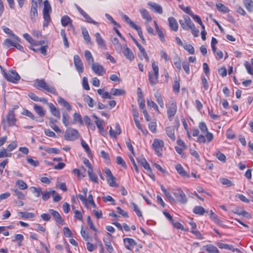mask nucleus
Instances as JSON below:
<instances>
[{
    "mask_svg": "<svg viewBox=\"0 0 253 253\" xmlns=\"http://www.w3.org/2000/svg\"><path fill=\"white\" fill-rule=\"evenodd\" d=\"M147 104L148 107L154 108L158 113H160L158 105L153 101L150 99H147Z\"/></svg>",
    "mask_w": 253,
    "mask_h": 253,
    "instance_id": "obj_45",
    "label": "nucleus"
},
{
    "mask_svg": "<svg viewBox=\"0 0 253 253\" xmlns=\"http://www.w3.org/2000/svg\"><path fill=\"white\" fill-rule=\"evenodd\" d=\"M193 212L199 215H203L204 213H208V211H206L204 208L201 206H196L193 210Z\"/></svg>",
    "mask_w": 253,
    "mask_h": 253,
    "instance_id": "obj_38",
    "label": "nucleus"
},
{
    "mask_svg": "<svg viewBox=\"0 0 253 253\" xmlns=\"http://www.w3.org/2000/svg\"><path fill=\"white\" fill-rule=\"evenodd\" d=\"M156 101L158 102L160 107L162 108L164 107V103L162 95L159 92H156L154 94Z\"/></svg>",
    "mask_w": 253,
    "mask_h": 253,
    "instance_id": "obj_33",
    "label": "nucleus"
},
{
    "mask_svg": "<svg viewBox=\"0 0 253 253\" xmlns=\"http://www.w3.org/2000/svg\"><path fill=\"white\" fill-rule=\"evenodd\" d=\"M87 172H88V175L89 176L90 180L94 183H97L98 182V178H97L96 175L93 173V169H88Z\"/></svg>",
    "mask_w": 253,
    "mask_h": 253,
    "instance_id": "obj_42",
    "label": "nucleus"
},
{
    "mask_svg": "<svg viewBox=\"0 0 253 253\" xmlns=\"http://www.w3.org/2000/svg\"><path fill=\"white\" fill-rule=\"evenodd\" d=\"M245 66L248 73L250 75H253V68L252 67L251 65L248 62H245Z\"/></svg>",
    "mask_w": 253,
    "mask_h": 253,
    "instance_id": "obj_64",
    "label": "nucleus"
},
{
    "mask_svg": "<svg viewBox=\"0 0 253 253\" xmlns=\"http://www.w3.org/2000/svg\"><path fill=\"white\" fill-rule=\"evenodd\" d=\"M185 50L188 51L190 54H193L195 53V49L194 47L190 44H185L183 45Z\"/></svg>",
    "mask_w": 253,
    "mask_h": 253,
    "instance_id": "obj_54",
    "label": "nucleus"
},
{
    "mask_svg": "<svg viewBox=\"0 0 253 253\" xmlns=\"http://www.w3.org/2000/svg\"><path fill=\"white\" fill-rule=\"evenodd\" d=\"M152 146L156 154L158 156L161 155V152L164 146V141L157 138L154 139Z\"/></svg>",
    "mask_w": 253,
    "mask_h": 253,
    "instance_id": "obj_9",
    "label": "nucleus"
},
{
    "mask_svg": "<svg viewBox=\"0 0 253 253\" xmlns=\"http://www.w3.org/2000/svg\"><path fill=\"white\" fill-rule=\"evenodd\" d=\"M139 11L143 18L146 19L148 22H150L152 20L151 16L146 9L142 8L139 10Z\"/></svg>",
    "mask_w": 253,
    "mask_h": 253,
    "instance_id": "obj_32",
    "label": "nucleus"
},
{
    "mask_svg": "<svg viewBox=\"0 0 253 253\" xmlns=\"http://www.w3.org/2000/svg\"><path fill=\"white\" fill-rule=\"evenodd\" d=\"M84 123L88 125L92 129L94 130L95 128V126L91 123L90 119L87 116H84Z\"/></svg>",
    "mask_w": 253,
    "mask_h": 253,
    "instance_id": "obj_49",
    "label": "nucleus"
},
{
    "mask_svg": "<svg viewBox=\"0 0 253 253\" xmlns=\"http://www.w3.org/2000/svg\"><path fill=\"white\" fill-rule=\"evenodd\" d=\"M32 193L36 194V196L39 197L42 193V190L41 188H36L35 187H32L31 188Z\"/></svg>",
    "mask_w": 253,
    "mask_h": 253,
    "instance_id": "obj_61",
    "label": "nucleus"
},
{
    "mask_svg": "<svg viewBox=\"0 0 253 253\" xmlns=\"http://www.w3.org/2000/svg\"><path fill=\"white\" fill-rule=\"evenodd\" d=\"M121 133V129L119 124L115 125V130H113L111 126L110 127L109 134L111 137L115 138Z\"/></svg>",
    "mask_w": 253,
    "mask_h": 253,
    "instance_id": "obj_16",
    "label": "nucleus"
},
{
    "mask_svg": "<svg viewBox=\"0 0 253 253\" xmlns=\"http://www.w3.org/2000/svg\"><path fill=\"white\" fill-rule=\"evenodd\" d=\"M216 6L219 11L227 13L229 11V9L222 3H216Z\"/></svg>",
    "mask_w": 253,
    "mask_h": 253,
    "instance_id": "obj_44",
    "label": "nucleus"
},
{
    "mask_svg": "<svg viewBox=\"0 0 253 253\" xmlns=\"http://www.w3.org/2000/svg\"><path fill=\"white\" fill-rule=\"evenodd\" d=\"M0 68L3 72L4 78L7 81L13 83H17L20 80V77L16 71L12 70L7 73L1 66H0Z\"/></svg>",
    "mask_w": 253,
    "mask_h": 253,
    "instance_id": "obj_4",
    "label": "nucleus"
},
{
    "mask_svg": "<svg viewBox=\"0 0 253 253\" xmlns=\"http://www.w3.org/2000/svg\"><path fill=\"white\" fill-rule=\"evenodd\" d=\"M173 194L176 197L177 200L182 204H185L187 200L184 193L180 189H177L174 190Z\"/></svg>",
    "mask_w": 253,
    "mask_h": 253,
    "instance_id": "obj_10",
    "label": "nucleus"
},
{
    "mask_svg": "<svg viewBox=\"0 0 253 253\" xmlns=\"http://www.w3.org/2000/svg\"><path fill=\"white\" fill-rule=\"evenodd\" d=\"M69 116L66 112L62 113V122L65 126H67L69 125Z\"/></svg>",
    "mask_w": 253,
    "mask_h": 253,
    "instance_id": "obj_53",
    "label": "nucleus"
},
{
    "mask_svg": "<svg viewBox=\"0 0 253 253\" xmlns=\"http://www.w3.org/2000/svg\"><path fill=\"white\" fill-rule=\"evenodd\" d=\"M84 56H85L86 60L89 65L92 64L94 63L93 57L91 52L89 50H86L85 51Z\"/></svg>",
    "mask_w": 253,
    "mask_h": 253,
    "instance_id": "obj_35",
    "label": "nucleus"
},
{
    "mask_svg": "<svg viewBox=\"0 0 253 253\" xmlns=\"http://www.w3.org/2000/svg\"><path fill=\"white\" fill-rule=\"evenodd\" d=\"M96 42L98 45L103 49H106L107 47L104 40L101 37L99 33H96L95 34Z\"/></svg>",
    "mask_w": 253,
    "mask_h": 253,
    "instance_id": "obj_18",
    "label": "nucleus"
},
{
    "mask_svg": "<svg viewBox=\"0 0 253 253\" xmlns=\"http://www.w3.org/2000/svg\"><path fill=\"white\" fill-rule=\"evenodd\" d=\"M16 185L22 190L26 189L28 187L27 184L21 180H18L16 181Z\"/></svg>",
    "mask_w": 253,
    "mask_h": 253,
    "instance_id": "obj_57",
    "label": "nucleus"
},
{
    "mask_svg": "<svg viewBox=\"0 0 253 253\" xmlns=\"http://www.w3.org/2000/svg\"><path fill=\"white\" fill-rule=\"evenodd\" d=\"M168 21L170 28L174 31H177L178 26L176 19L173 17H170L168 18Z\"/></svg>",
    "mask_w": 253,
    "mask_h": 253,
    "instance_id": "obj_25",
    "label": "nucleus"
},
{
    "mask_svg": "<svg viewBox=\"0 0 253 253\" xmlns=\"http://www.w3.org/2000/svg\"><path fill=\"white\" fill-rule=\"evenodd\" d=\"M149 82L150 84L154 86L158 82L159 76H156L155 74H153L152 72L148 73Z\"/></svg>",
    "mask_w": 253,
    "mask_h": 253,
    "instance_id": "obj_26",
    "label": "nucleus"
},
{
    "mask_svg": "<svg viewBox=\"0 0 253 253\" xmlns=\"http://www.w3.org/2000/svg\"><path fill=\"white\" fill-rule=\"evenodd\" d=\"M148 4L150 6V7L155 12L158 13L159 14H162L163 13V8L160 5L155 2H148Z\"/></svg>",
    "mask_w": 253,
    "mask_h": 253,
    "instance_id": "obj_20",
    "label": "nucleus"
},
{
    "mask_svg": "<svg viewBox=\"0 0 253 253\" xmlns=\"http://www.w3.org/2000/svg\"><path fill=\"white\" fill-rule=\"evenodd\" d=\"M183 18L184 21L182 19L179 20L181 26L185 30L190 29L194 37H197L199 36V30L196 29L194 24L188 16L184 15Z\"/></svg>",
    "mask_w": 253,
    "mask_h": 253,
    "instance_id": "obj_1",
    "label": "nucleus"
},
{
    "mask_svg": "<svg viewBox=\"0 0 253 253\" xmlns=\"http://www.w3.org/2000/svg\"><path fill=\"white\" fill-rule=\"evenodd\" d=\"M138 162L140 164V165L143 167V168L148 170V171H150L151 172V168L149 166V164H148V163L147 162V161L146 160V159L144 158H139L138 159Z\"/></svg>",
    "mask_w": 253,
    "mask_h": 253,
    "instance_id": "obj_31",
    "label": "nucleus"
},
{
    "mask_svg": "<svg viewBox=\"0 0 253 253\" xmlns=\"http://www.w3.org/2000/svg\"><path fill=\"white\" fill-rule=\"evenodd\" d=\"M38 16L37 3L36 1H32L31 7L30 9V16L32 19H35Z\"/></svg>",
    "mask_w": 253,
    "mask_h": 253,
    "instance_id": "obj_17",
    "label": "nucleus"
},
{
    "mask_svg": "<svg viewBox=\"0 0 253 253\" xmlns=\"http://www.w3.org/2000/svg\"><path fill=\"white\" fill-rule=\"evenodd\" d=\"M34 109L36 113L41 117L44 116L45 114V111L42 107L39 105L35 104L34 105Z\"/></svg>",
    "mask_w": 253,
    "mask_h": 253,
    "instance_id": "obj_34",
    "label": "nucleus"
},
{
    "mask_svg": "<svg viewBox=\"0 0 253 253\" xmlns=\"http://www.w3.org/2000/svg\"><path fill=\"white\" fill-rule=\"evenodd\" d=\"M82 35H83L84 39L86 42L87 43L91 44L92 42H91L90 37L89 35L87 30H86V29L85 28L83 27L82 28Z\"/></svg>",
    "mask_w": 253,
    "mask_h": 253,
    "instance_id": "obj_30",
    "label": "nucleus"
},
{
    "mask_svg": "<svg viewBox=\"0 0 253 253\" xmlns=\"http://www.w3.org/2000/svg\"><path fill=\"white\" fill-rule=\"evenodd\" d=\"M44 150L48 153L58 154L59 152V150L55 148L44 147Z\"/></svg>",
    "mask_w": 253,
    "mask_h": 253,
    "instance_id": "obj_58",
    "label": "nucleus"
},
{
    "mask_svg": "<svg viewBox=\"0 0 253 253\" xmlns=\"http://www.w3.org/2000/svg\"><path fill=\"white\" fill-rule=\"evenodd\" d=\"M75 6L76 8H77L78 12L84 17V18L85 19V20L86 22L93 24L95 25L98 26L99 24L98 22L94 21L91 17L87 14L85 11H84L81 7H80L77 4H75Z\"/></svg>",
    "mask_w": 253,
    "mask_h": 253,
    "instance_id": "obj_8",
    "label": "nucleus"
},
{
    "mask_svg": "<svg viewBox=\"0 0 253 253\" xmlns=\"http://www.w3.org/2000/svg\"><path fill=\"white\" fill-rule=\"evenodd\" d=\"M34 86L39 90L43 89L56 96L58 94L55 88L46 83L44 79H37Z\"/></svg>",
    "mask_w": 253,
    "mask_h": 253,
    "instance_id": "obj_2",
    "label": "nucleus"
},
{
    "mask_svg": "<svg viewBox=\"0 0 253 253\" xmlns=\"http://www.w3.org/2000/svg\"><path fill=\"white\" fill-rule=\"evenodd\" d=\"M3 121L6 122L9 126H13L15 125L16 119L15 116L14 109L9 111L5 120H3Z\"/></svg>",
    "mask_w": 253,
    "mask_h": 253,
    "instance_id": "obj_11",
    "label": "nucleus"
},
{
    "mask_svg": "<svg viewBox=\"0 0 253 253\" xmlns=\"http://www.w3.org/2000/svg\"><path fill=\"white\" fill-rule=\"evenodd\" d=\"M150 130L153 133L156 132L157 124L155 122H151L148 124Z\"/></svg>",
    "mask_w": 253,
    "mask_h": 253,
    "instance_id": "obj_59",
    "label": "nucleus"
},
{
    "mask_svg": "<svg viewBox=\"0 0 253 253\" xmlns=\"http://www.w3.org/2000/svg\"><path fill=\"white\" fill-rule=\"evenodd\" d=\"M124 242L126 245V248L128 250H130V247H132L136 245L135 241L131 238H125L124 239Z\"/></svg>",
    "mask_w": 253,
    "mask_h": 253,
    "instance_id": "obj_29",
    "label": "nucleus"
},
{
    "mask_svg": "<svg viewBox=\"0 0 253 253\" xmlns=\"http://www.w3.org/2000/svg\"><path fill=\"white\" fill-rule=\"evenodd\" d=\"M74 123H79L81 124H83V121L82 119L81 115L78 113H75L73 115Z\"/></svg>",
    "mask_w": 253,
    "mask_h": 253,
    "instance_id": "obj_50",
    "label": "nucleus"
},
{
    "mask_svg": "<svg viewBox=\"0 0 253 253\" xmlns=\"http://www.w3.org/2000/svg\"><path fill=\"white\" fill-rule=\"evenodd\" d=\"M204 247L209 253H219L217 248L213 245H206Z\"/></svg>",
    "mask_w": 253,
    "mask_h": 253,
    "instance_id": "obj_41",
    "label": "nucleus"
},
{
    "mask_svg": "<svg viewBox=\"0 0 253 253\" xmlns=\"http://www.w3.org/2000/svg\"><path fill=\"white\" fill-rule=\"evenodd\" d=\"M43 5V17L44 22L43 24V27H47L51 20L50 13L51 12V7L47 0H45L44 1Z\"/></svg>",
    "mask_w": 253,
    "mask_h": 253,
    "instance_id": "obj_3",
    "label": "nucleus"
},
{
    "mask_svg": "<svg viewBox=\"0 0 253 253\" xmlns=\"http://www.w3.org/2000/svg\"><path fill=\"white\" fill-rule=\"evenodd\" d=\"M122 52L126 58L130 61H132L134 59V56L132 51L127 46L126 44L122 48Z\"/></svg>",
    "mask_w": 253,
    "mask_h": 253,
    "instance_id": "obj_15",
    "label": "nucleus"
},
{
    "mask_svg": "<svg viewBox=\"0 0 253 253\" xmlns=\"http://www.w3.org/2000/svg\"><path fill=\"white\" fill-rule=\"evenodd\" d=\"M97 93L101 95L103 99L111 98V95L108 92H104L102 89H97Z\"/></svg>",
    "mask_w": 253,
    "mask_h": 253,
    "instance_id": "obj_48",
    "label": "nucleus"
},
{
    "mask_svg": "<svg viewBox=\"0 0 253 253\" xmlns=\"http://www.w3.org/2000/svg\"><path fill=\"white\" fill-rule=\"evenodd\" d=\"M175 169L178 174L180 175L182 177H186L189 178L190 177L189 175L187 173V172L181 166V164H178L175 166Z\"/></svg>",
    "mask_w": 253,
    "mask_h": 253,
    "instance_id": "obj_22",
    "label": "nucleus"
},
{
    "mask_svg": "<svg viewBox=\"0 0 253 253\" xmlns=\"http://www.w3.org/2000/svg\"><path fill=\"white\" fill-rule=\"evenodd\" d=\"M199 127L203 133H205L208 132L207 126L204 122L200 123Z\"/></svg>",
    "mask_w": 253,
    "mask_h": 253,
    "instance_id": "obj_63",
    "label": "nucleus"
},
{
    "mask_svg": "<svg viewBox=\"0 0 253 253\" xmlns=\"http://www.w3.org/2000/svg\"><path fill=\"white\" fill-rule=\"evenodd\" d=\"M56 193V191L53 190H50L48 191H45L42 193V199L43 201L47 200L51 195H54Z\"/></svg>",
    "mask_w": 253,
    "mask_h": 253,
    "instance_id": "obj_39",
    "label": "nucleus"
},
{
    "mask_svg": "<svg viewBox=\"0 0 253 253\" xmlns=\"http://www.w3.org/2000/svg\"><path fill=\"white\" fill-rule=\"evenodd\" d=\"M125 91L123 89L117 88H113L111 90V93L115 96H120L125 94Z\"/></svg>",
    "mask_w": 253,
    "mask_h": 253,
    "instance_id": "obj_52",
    "label": "nucleus"
},
{
    "mask_svg": "<svg viewBox=\"0 0 253 253\" xmlns=\"http://www.w3.org/2000/svg\"><path fill=\"white\" fill-rule=\"evenodd\" d=\"M91 69L94 73L98 76H102L105 73V69L98 63L92 64Z\"/></svg>",
    "mask_w": 253,
    "mask_h": 253,
    "instance_id": "obj_12",
    "label": "nucleus"
},
{
    "mask_svg": "<svg viewBox=\"0 0 253 253\" xmlns=\"http://www.w3.org/2000/svg\"><path fill=\"white\" fill-rule=\"evenodd\" d=\"M74 63L76 70L79 73H82L84 72L83 62L78 55H75L74 56Z\"/></svg>",
    "mask_w": 253,
    "mask_h": 253,
    "instance_id": "obj_13",
    "label": "nucleus"
},
{
    "mask_svg": "<svg viewBox=\"0 0 253 253\" xmlns=\"http://www.w3.org/2000/svg\"><path fill=\"white\" fill-rule=\"evenodd\" d=\"M84 101L87 103V105L90 107H93L94 106L93 104V100L88 95H86L84 96Z\"/></svg>",
    "mask_w": 253,
    "mask_h": 253,
    "instance_id": "obj_60",
    "label": "nucleus"
},
{
    "mask_svg": "<svg viewBox=\"0 0 253 253\" xmlns=\"http://www.w3.org/2000/svg\"><path fill=\"white\" fill-rule=\"evenodd\" d=\"M177 111V105L175 102H169L168 106L167 114L168 117L170 121H171Z\"/></svg>",
    "mask_w": 253,
    "mask_h": 253,
    "instance_id": "obj_7",
    "label": "nucleus"
},
{
    "mask_svg": "<svg viewBox=\"0 0 253 253\" xmlns=\"http://www.w3.org/2000/svg\"><path fill=\"white\" fill-rule=\"evenodd\" d=\"M18 215L21 218L25 219H32L35 216V213L27 211H20L18 213Z\"/></svg>",
    "mask_w": 253,
    "mask_h": 253,
    "instance_id": "obj_23",
    "label": "nucleus"
},
{
    "mask_svg": "<svg viewBox=\"0 0 253 253\" xmlns=\"http://www.w3.org/2000/svg\"><path fill=\"white\" fill-rule=\"evenodd\" d=\"M122 17L125 22L128 23L131 28L136 30L140 39L143 42H145V40L143 36L141 28L135 24L126 15L124 14L122 16Z\"/></svg>",
    "mask_w": 253,
    "mask_h": 253,
    "instance_id": "obj_5",
    "label": "nucleus"
},
{
    "mask_svg": "<svg viewBox=\"0 0 253 253\" xmlns=\"http://www.w3.org/2000/svg\"><path fill=\"white\" fill-rule=\"evenodd\" d=\"M174 228L179 229L183 231H187L188 230V228L185 227L183 225L181 224L180 222H171Z\"/></svg>",
    "mask_w": 253,
    "mask_h": 253,
    "instance_id": "obj_47",
    "label": "nucleus"
},
{
    "mask_svg": "<svg viewBox=\"0 0 253 253\" xmlns=\"http://www.w3.org/2000/svg\"><path fill=\"white\" fill-rule=\"evenodd\" d=\"M111 42L113 44L116 50L119 53L122 52L123 45L119 42V41L117 38L112 37L111 39Z\"/></svg>",
    "mask_w": 253,
    "mask_h": 253,
    "instance_id": "obj_19",
    "label": "nucleus"
},
{
    "mask_svg": "<svg viewBox=\"0 0 253 253\" xmlns=\"http://www.w3.org/2000/svg\"><path fill=\"white\" fill-rule=\"evenodd\" d=\"M166 132L168 136L172 141L175 139L174 134V127L172 126H168L166 128Z\"/></svg>",
    "mask_w": 253,
    "mask_h": 253,
    "instance_id": "obj_21",
    "label": "nucleus"
},
{
    "mask_svg": "<svg viewBox=\"0 0 253 253\" xmlns=\"http://www.w3.org/2000/svg\"><path fill=\"white\" fill-rule=\"evenodd\" d=\"M130 207L136 212L138 216H142L141 212L139 207L134 202H131Z\"/></svg>",
    "mask_w": 253,
    "mask_h": 253,
    "instance_id": "obj_46",
    "label": "nucleus"
},
{
    "mask_svg": "<svg viewBox=\"0 0 253 253\" xmlns=\"http://www.w3.org/2000/svg\"><path fill=\"white\" fill-rule=\"evenodd\" d=\"M131 37L132 40L136 44V45H137L141 52V54H139V57L141 59H142V58L141 57V56L142 55L144 57V58L147 61H149V58L144 48L137 42V41L135 38H134L132 36H131Z\"/></svg>",
    "mask_w": 253,
    "mask_h": 253,
    "instance_id": "obj_14",
    "label": "nucleus"
},
{
    "mask_svg": "<svg viewBox=\"0 0 253 253\" xmlns=\"http://www.w3.org/2000/svg\"><path fill=\"white\" fill-rule=\"evenodd\" d=\"M81 234L83 238L85 240H88L89 238L88 233L87 232L86 229L84 227V225L82 226Z\"/></svg>",
    "mask_w": 253,
    "mask_h": 253,
    "instance_id": "obj_51",
    "label": "nucleus"
},
{
    "mask_svg": "<svg viewBox=\"0 0 253 253\" xmlns=\"http://www.w3.org/2000/svg\"><path fill=\"white\" fill-rule=\"evenodd\" d=\"M72 21L71 19L67 15L63 16L61 19V24L64 27H66L69 24H71Z\"/></svg>",
    "mask_w": 253,
    "mask_h": 253,
    "instance_id": "obj_37",
    "label": "nucleus"
},
{
    "mask_svg": "<svg viewBox=\"0 0 253 253\" xmlns=\"http://www.w3.org/2000/svg\"><path fill=\"white\" fill-rule=\"evenodd\" d=\"M220 182L223 185H225L228 187H231L233 185L231 181L225 178H221Z\"/></svg>",
    "mask_w": 253,
    "mask_h": 253,
    "instance_id": "obj_62",
    "label": "nucleus"
},
{
    "mask_svg": "<svg viewBox=\"0 0 253 253\" xmlns=\"http://www.w3.org/2000/svg\"><path fill=\"white\" fill-rule=\"evenodd\" d=\"M218 247L220 249H227L232 252H238L240 253L241 251L238 249H234L233 246L231 245H228L226 244L219 243L217 244Z\"/></svg>",
    "mask_w": 253,
    "mask_h": 253,
    "instance_id": "obj_24",
    "label": "nucleus"
},
{
    "mask_svg": "<svg viewBox=\"0 0 253 253\" xmlns=\"http://www.w3.org/2000/svg\"><path fill=\"white\" fill-rule=\"evenodd\" d=\"M50 214L53 216V219L56 221H60L61 220V217L60 214L56 211L50 209L49 211Z\"/></svg>",
    "mask_w": 253,
    "mask_h": 253,
    "instance_id": "obj_40",
    "label": "nucleus"
},
{
    "mask_svg": "<svg viewBox=\"0 0 253 253\" xmlns=\"http://www.w3.org/2000/svg\"><path fill=\"white\" fill-rule=\"evenodd\" d=\"M106 249L109 253H112L114 251L113 248L111 245V241L109 239H103Z\"/></svg>",
    "mask_w": 253,
    "mask_h": 253,
    "instance_id": "obj_36",
    "label": "nucleus"
},
{
    "mask_svg": "<svg viewBox=\"0 0 253 253\" xmlns=\"http://www.w3.org/2000/svg\"><path fill=\"white\" fill-rule=\"evenodd\" d=\"M190 225L192 226V230H191V232L194 234L198 239H203V237L200 232L196 228V225L195 222H189Z\"/></svg>",
    "mask_w": 253,
    "mask_h": 253,
    "instance_id": "obj_28",
    "label": "nucleus"
},
{
    "mask_svg": "<svg viewBox=\"0 0 253 253\" xmlns=\"http://www.w3.org/2000/svg\"><path fill=\"white\" fill-rule=\"evenodd\" d=\"M57 102L60 105L66 108L67 110H71V106L65 99H64L62 97L59 96L58 97Z\"/></svg>",
    "mask_w": 253,
    "mask_h": 253,
    "instance_id": "obj_27",
    "label": "nucleus"
},
{
    "mask_svg": "<svg viewBox=\"0 0 253 253\" xmlns=\"http://www.w3.org/2000/svg\"><path fill=\"white\" fill-rule=\"evenodd\" d=\"M107 182L109 186L111 187L118 186V185L116 183V178L114 176L108 177L107 179Z\"/></svg>",
    "mask_w": 253,
    "mask_h": 253,
    "instance_id": "obj_55",
    "label": "nucleus"
},
{
    "mask_svg": "<svg viewBox=\"0 0 253 253\" xmlns=\"http://www.w3.org/2000/svg\"><path fill=\"white\" fill-rule=\"evenodd\" d=\"M244 3L245 7L249 11L252 12L253 11V1L252 0H244Z\"/></svg>",
    "mask_w": 253,
    "mask_h": 253,
    "instance_id": "obj_43",
    "label": "nucleus"
},
{
    "mask_svg": "<svg viewBox=\"0 0 253 253\" xmlns=\"http://www.w3.org/2000/svg\"><path fill=\"white\" fill-rule=\"evenodd\" d=\"M15 43L13 42L11 40L9 39H6L5 40L3 43V46L6 48H9L11 46H14Z\"/></svg>",
    "mask_w": 253,
    "mask_h": 253,
    "instance_id": "obj_56",
    "label": "nucleus"
},
{
    "mask_svg": "<svg viewBox=\"0 0 253 253\" xmlns=\"http://www.w3.org/2000/svg\"><path fill=\"white\" fill-rule=\"evenodd\" d=\"M79 134L78 130L72 128H68L66 129L64 138L68 141H74L78 138Z\"/></svg>",
    "mask_w": 253,
    "mask_h": 253,
    "instance_id": "obj_6",
    "label": "nucleus"
}]
</instances>
